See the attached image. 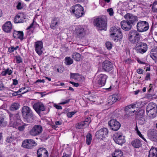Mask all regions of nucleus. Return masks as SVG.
<instances>
[{
    "label": "nucleus",
    "mask_w": 157,
    "mask_h": 157,
    "mask_svg": "<svg viewBox=\"0 0 157 157\" xmlns=\"http://www.w3.org/2000/svg\"><path fill=\"white\" fill-rule=\"evenodd\" d=\"M9 113L10 117V126L16 128H18V130L20 131L24 130L25 127L28 124L24 123L20 119V117L18 114H16L15 116V118L14 120L10 113Z\"/></svg>",
    "instance_id": "nucleus-1"
},
{
    "label": "nucleus",
    "mask_w": 157,
    "mask_h": 157,
    "mask_svg": "<svg viewBox=\"0 0 157 157\" xmlns=\"http://www.w3.org/2000/svg\"><path fill=\"white\" fill-rule=\"evenodd\" d=\"M121 29L119 27L113 26L109 30L110 36L115 42L121 41L123 38Z\"/></svg>",
    "instance_id": "nucleus-2"
},
{
    "label": "nucleus",
    "mask_w": 157,
    "mask_h": 157,
    "mask_svg": "<svg viewBox=\"0 0 157 157\" xmlns=\"http://www.w3.org/2000/svg\"><path fill=\"white\" fill-rule=\"evenodd\" d=\"M94 25L100 30H106L107 26V17L103 15L98 17L94 21Z\"/></svg>",
    "instance_id": "nucleus-3"
},
{
    "label": "nucleus",
    "mask_w": 157,
    "mask_h": 157,
    "mask_svg": "<svg viewBox=\"0 0 157 157\" xmlns=\"http://www.w3.org/2000/svg\"><path fill=\"white\" fill-rule=\"evenodd\" d=\"M70 10L71 13H73L78 17H82L84 14L83 8L78 4H75L72 6L70 9Z\"/></svg>",
    "instance_id": "nucleus-4"
},
{
    "label": "nucleus",
    "mask_w": 157,
    "mask_h": 157,
    "mask_svg": "<svg viewBox=\"0 0 157 157\" xmlns=\"http://www.w3.org/2000/svg\"><path fill=\"white\" fill-rule=\"evenodd\" d=\"M22 115L25 121L31 123L33 121V113L30 109H22Z\"/></svg>",
    "instance_id": "nucleus-5"
},
{
    "label": "nucleus",
    "mask_w": 157,
    "mask_h": 157,
    "mask_svg": "<svg viewBox=\"0 0 157 157\" xmlns=\"http://www.w3.org/2000/svg\"><path fill=\"white\" fill-rule=\"evenodd\" d=\"M149 28V24L146 21H139L137 23L136 29L139 32H143L147 31Z\"/></svg>",
    "instance_id": "nucleus-6"
},
{
    "label": "nucleus",
    "mask_w": 157,
    "mask_h": 157,
    "mask_svg": "<svg viewBox=\"0 0 157 157\" xmlns=\"http://www.w3.org/2000/svg\"><path fill=\"white\" fill-rule=\"evenodd\" d=\"M134 48L137 53L143 54L147 51V46L146 43L140 42L136 44Z\"/></svg>",
    "instance_id": "nucleus-7"
},
{
    "label": "nucleus",
    "mask_w": 157,
    "mask_h": 157,
    "mask_svg": "<svg viewBox=\"0 0 157 157\" xmlns=\"http://www.w3.org/2000/svg\"><path fill=\"white\" fill-rule=\"evenodd\" d=\"M113 138L115 143L120 145H122L126 141L124 136L121 132H118L115 133Z\"/></svg>",
    "instance_id": "nucleus-8"
},
{
    "label": "nucleus",
    "mask_w": 157,
    "mask_h": 157,
    "mask_svg": "<svg viewBox=\"0 0 157 157\" xmlns=\"http://www.w3.org/2000/svg\"><path fill=\"white\" fill-rule=\"evenodd\" d=\"M124 17L129 23L133 25H135L138 21V17L137 16L130 13L126 14L124 16Z\"/></svg>",
    "instance_id": "nucleus-9"
},
{
    "label": "nucleus",
    "mask_w": 157,
    "mask_h": 157,
    "mask_svg": "<svg viewBox=\"0 0 157 157\" xmlns=\"http://www.w3.org/2000/svg\"><path fill=\"white\" fill-rule=\"evenodd\" d=\"M37 145L36 142L31 139H28L23 141L22 146L24 148L31 149Z\"/></svg>",
    "instance_id": "nucleus-10"
},
{
    "label": "nucleus",
    "mask_w": 157,
    "mask_h": 157,
    "mask_svg": "<svg viewBox=\"0 0 157 157\" xmlns=\"http://www.w3.org/2000/svg\"><path fill=\"white\" fill-rule=\"evenodd\" d=\"M43 131L42 127L40 125H35L30 131V134L33 136H36L41 134Z\"/></svg>",
    "instance_id": "nucleus-11"
},
{
    "label": "nucleus",
    "mask_w": 157,
    "mask_h": 157,
    "mask_svg": "<svg viewBox=\"0 0 157 157\" xmlns=\"http://www.w3.org/2000/svg\"><path fill=\"white\" fill-rule=\"evenodd\" d=\"M61 23L60 17H53L51 21L50 28L53 30L56 29L59 26L61 25Z\"/></svg>",
    "instance_id": "nucleus-12"
},
{
    "label": "nucleus",
    "mask_w": 157,
    "mask_h": 157,
    "mask_svg": "<svg viewBox=\"0 0 157 157\" xmlns=\"http://www.w3.org/2000/svg\"><path fill=\"white\" fill-rule=\"evenodd\" d=\"M108 133V130L106 128H103L97 131L95 134V136L98 139L102 140L105 137Z\"/></svg>",
    "instance_id": "nucleus-13"
},
{
    "label": "nucleus",
    "mask_w": 157,
    "mask_h": 157,
    "mask_svg": "<svg viewBox=\"0 0 157 157\" xmlns=\"http://www.w3.org/2000/svg\"><path fill=\"white\" fill-rule=\"evenodd\" d=\"M107 78L108 76L103 74H100L97 76V83L99 87L105 85Z\"/></svg>",
    "instance_id": "nucleus-14"
},
{
    "label": "nucleus",
    "mask_w": 157,
    "mask_h": 157,
    "mask_svg": "<svg viewBox=\"0 0 157 157\" xmlns=\"http://www.w3.org/2000/svg\"><path fill=\"white\" fill-rule=\"evenodd\" d=\"M108 124L111 129L114 131L118 130L121 126L120 123L115 119L110 120L109 121Z\"/></svg>",
    "instance_id": "nucleus-15"
},
{
    "label": "nucleus",
    "mask_w": 157,
    "mask_h": 157,
    "mask_svg": "<svg viewBox=\"0 0 157 157\" xmlns=\"http://www.w3.org/2000/svg\"><path fill=\"white\" fill-rule=\"evenodd\" d=\"M85 34V31L83 26H78L76 28L75 35L78 38H82Z\"/></svg>",
    "instance_id": "nucleus-16"
},
{
    "label": "nucleus",
    "mask_w": 157,
    "mask_h": 157,
    "mask_svg": "<svg viewBox=\"0 0 157 157\" xmlns=\"http://www.w3.org/2000/svg\"><path fill=\"white\" fill-rule=\"evenodd\" d=\"M103 69L105 71L109 72L113 69V66L112 63L109 61L105 60L102 64Z\"/></svg>",
    "instance_id": "nucleus-17"
},
{
    "label": "nucleus",
    "mask_w": 157,
    "mask_h": 157,
    "mask_svg": "<svg viewBox=\"0 0 157 157\" xmlns=\"http://www.w3.org/2000/svg\"><path fill=\"white\" fill-rule=\"evenodd\" d=\"M147 136L149 139L154 141H157V132L153 129L149 130L147 132Z\"/></svg>",
    "instance_id": "nucleus-18"
},
{
    "label": "nucleus",
    "mask_w": 157,
    "mask_h": 157,
    "mask_svg": "<svg viewBox=\"0 0 157 157\" xmlns=\"http://www.w3.org/2000/svg\"><path fill=\"white\" fill-rule=\"evenodd\" d=\"M37 157H48V153L47 149L44 147L38 149L37 151Z\"/></svg>",
    "instance_id": "nucleus-19"
},
{
    "label": "nucleus",
    "mask_w": 157,
    "mask_h": 157,
    "mask_svg": "<svg viewBox=\"0 0 157 157\" xmlns=\"http://www.w3.org/2000/svg\"><path fill=\"white\" fill-rule=\"evenodd\" d=\"M35 48L36 52L39 55H40L43 52L42 49L43 48V43L41 41H37L35 43Z\"/></svg>",
    "instance_id": "nucleus-20"
},
{
    "label": "nucleus",
    "mask_w": 157,
    "mask_h": 157,
    "mask_svg": "<svg viewBox=\"0 0 157 157\" xmlns=\"http://www.w3.org/2000/svg\"><path fill=\"white\" fill-rule=\"evenodd\" d=\"M26 16L23 14L19 13L15 16L14 22L16 23H23L25 21Z\"/></svg>",
    "instance_id": "nucleus-21"
},
{
    "label": "nucleus",
    "mask_w": 157,
    "mask_h": 157,
    "mask_svg": "<svg viewBox=\"0 0 157 157\" xmlns=\"http://www.w3.org/2000/svg\"><path fill=\"white\" fill-rule=\"evenodd\" d=\"M121 25L122 28L125 31L130 30L132 27V25L127 20H124L121 21Z\"/></svg>",
    "instance_id": "nucleus-22"
},
{
    "label": "nucleus",
    "mask_w": 157,
    "mask_h": 157,
    "mask_svg": "<svg viewBox=\"0 0 157 157\" xmlns=\"http://www.w3.org/2000/svg\"><path fill=\"white\" fill-rule=\"evenodd\" d=\"M147 115L151 118L155 117L157 114V109H146Z\"/></svg>",
    "instance_id": "nucleus-23"
},
{
    "label": "nucleus",
    "mask_w": 157,
    "mask_h": 157,
    "mask_svg": "<svg viewBox=\"0 0 157 157\" xmlns=\"http://www.w3.org/2000/svg\"><path fill=\"white\" fill-rule=\"evenodd\" d=\"M12 28V24L10 21L6 22L2 26V29L3 31L7 33H10Z\"/></svg>",
    "instance_id": "nucleus-24"
},
{
    "label": "nucleus",
    "mask_w": 157,
    "mask_h": 157,
    "mask_svg": "<svg viewBox=\"0 0 157 157\" xmlns=\"http://www.w3.org/2000/svg\"><path fill=\"white\" fill-rule=\"evenodd\" d=\"M13 37L16 39H19L21 40L23 39L24 34L22 31L14 30L13 33Z\"/></svg>",
    "instance_id": "nucleus-25"
},
{
    "label": "nucleus",
    "mask_w": 157,
    "mask_h": 157,
    "mask_svg": "<svg viewBox=\"0 0 157 157\" xmlns=\"http://www.w3.org/2000/svg\"><path fill=\"white\" fill-rule=\"evenodd\" d=\"M132 113H136V119H139L140 117H144V110L143 109H140L137 112L135 110L131 111L130 112V114H132Z\"/></svg>",
    "instance_id": "nucleus-26"
},
{
    "label": "nucleus",
    "mask_w": 157,
    "mask_h": 157,
    "mask_svg": "<svg viewBox=\"0 0 157 157\" xmlns=\"http://www.w3.org/2000/svg\"><path fill=\"white\" fill-rule=\"evenodd\" d=\"M117 97V95L115 94L110 96L109 98L108 103L109 105L114 103L118 100Z\"/></svg>",
    "instance_id": "nucleus-27"
},
{
    "label": "nucleus",
    "mask_w": 157,
    "mask_h": 157,
    "mask_svg": "<svg viewBox=\"0 0 157 157\" xmlns=\"http://www.w3.org/2000/svg\"><path fill=\"white\" fill-rule=\"evenodd\" d=\"M132 146L136 148H138L141 146L142 144L140 140L136 139L133 140L131 142Z\"/></svg>",
    "instance_id": "nucleus-28"
},
{
    "label": "nucleus",
    "mask_w": 157,
    "mask_h": 157,
    "mask_svg": "<svg viewBox=\"0 0 157 157\" xmlns=\"http://www.w3.org/2000/svg\"><path fill=\"white\" fill-rule=\"evenodd\" d=\"M53 69L55 71H56L58 73H62L64 71V67L62 65H56Z\"/></svg>",
    "instance_id": "nucleus-29"
},
{
    "label": "nucleus",
    "mask_w": 157,
    "mask_h": 157,
    "mask_svg": "<svg viewBox=\"0 0 157 157\" xmlns=\"http://www.w3.org/2000/svg\"><path fill=\"white\" fill-rule=\"evenodd\" d=\"M157 149L156 148H151L149 152V157H156Z\"/></svg>",
    "instance_id": "nucleus-30"
},
{
    "label": "nucleus",
    "mask_w": 157,
    "mask_h": 157,
    "mask_svg": "<svg viewBox=\"0 0 157 157\" xmlns=\"http://www.w3.org/2000/svg\"><path fill=\"white\" fill-rule=\"evenodd\" d=\"M150 56L154 60H157V48L151 50Z\"/></svg>",
    "instance_id": "nucleus-31"
},
{
    "label": "nucleus",
    "mask_w": 157,
    "mask_h": 157,
    "mask_svg": "<svg viewBox=\"0 0 157 157\" xmlns=\"http://www.w3.org/2000/svg\"><path fill=\"white\" fill-rule=\"evenodd\" d=\"M137 35V36H133V37L131 38V39H130L129 40V41L130 43L132 44H136L140 40V35L139 34H138Z\"/></svg>",
    "instance_id": "nucleus-32"
},
{
    "label": "nucleus",
    "mask_w": 157,
    "mask_h": 157,
    "mask_svg": "<svg viewBox=\"0 0 157 157\" xmlns=\"http://www.w3.org/2000/svg\"><path fill=\"white\" fill-rule=\"evenodd\" d=\"M137 31L135 30H130L129 33L128 35V40H130V39H131V38L133 37V36H137V34H139V33Z\"/></svg>",
    "instance_id": "nucleus-33"
},
{
    "label": "nucleus",
    "mask_w": 157,
    "mask_h": 157,
    "mask_svg": "<svg viewBox=\"0 0 157 157\" xmlns=\"http://www.w3.org/2000/svg\"><path fill=\"white\" fill-rule=\"evenodd\" d=\"M112 156L113 157H123V153L120 150L117 149Z\"/></svg>",
    "instance_id": "nucleus-34"
},
{
    "label": "nucleus",
    "mask_w": 157,
    "mask_h": 157,
    "mask_svg": "<svg viewBox=\"0 0 157 157\" xmlns=\"http://www.w3.org/2000/svg\"><path fill=\"white\" fill-rule=\"evenodd\" d=\"M72 58L75 61H79L81 58V55L78 53L75 52L73 54Z\"/></svg>",
    "instance_id": "nucleus-35"
},
{
    "label": "nucleus",
    "mask_w": 157,
    "mask_h": 157,
    "mask_svg": "<svg viewBox=\"0 0 157 157\" xmlns=\"http://www.w3.org/2000/svg\"><path fill=\"white\" fill-rule=\"evenodd\" d=\"M33 107L34 108H44V106L42 102L39 101L35 103Z\"/></svg>",
    "instance_id": "nucleus-36"
},
{
    "label": "nucleus",
    "mask_w": 157,
    "mask_h": 157,
    "mask_svg": "<svg viewBox=\"0 0 157 157\" xmlns=\"http://www.w3.org/2000/svg\"><path fill=\"white\" fill-rule=\"evenodd\" d=\"M92 140V136L91 134L90 133L87 134L86 136V143L89 145H90L91 142Z\"/></svg>",
    "instance_id": "nucleus-37"
},
{
    "label": "nucleus",
    "mask_w": 157,
    "mask_h": 157,
    "mask_svg": "<svg viewBox=\"0 0 157 157\" xmlns=\"http://www.w3.org/2000/svg\"><path fill=\"white\" fill-rule=\"evenodd\" d=\"M140 105V102H136L135 103L126 106L125 108H138L139 107V105Z\"/></svg>",
    "instance_id": "nucleus-38"
},
{
    "label": "nucleus",
    "mask_w": 157,
    "mask_h": 157,
    "mask_svg": "<svg viewBox=\"0 0 157 157\" xmlns=\"http://www.w3.org/2000/svg\"><path fill=\"white\" fill-rule=\"evenodd\" d=\"M150 6H152V11L153 12H157V1L154 2L152 4H151L150 5Z\"/></svg>",
    "instance_id": "nucleus-39"
},
{
    "label": "nucleus",
    "mask_w": 157,
    "mask_h": 157,
    "mask_svg": "<svg viewBox=\"0 0 157 157\" xmlns=\"http://www.w3.org/2000/svg\"><path fill=\"white\" fill-rule=\"evenodd\" d=\"M91 121V118L90 117H87L84 121L82 122H83L82 124H84L85 126L86 127L89 125Z\"/></svg>",
    "instance_id": "nucleus-40"
},
{
    "label": "nucleus",
    "mask_w": 157,
    "mask_h": 157,
    "mask_svg": "<svg viewBox=\"0 0 157 157\" xmlns=\"http://www.w3.org/2000/svg\"><path fill=\"white\" fill-rule=\"evenodd\" d=\"M139 123L141 125L144 124L146 122V118L144 117H140L139 119H136Z\"/></svg>",
    "instance_id": "nucleus-41"
},
{
    "label": "nucleus",
    "mask_w": 157,
    "mask_h": 157,
    "mask_svg": "<svg viewBox=\"0 0 157 157\" xmlns=\"http://www.w3.org/2000/svg\"><path fill=\"white\" fill-rule=\"evenodd\" d=\"M65 63L67 65H70L73 63V60L70 57H67L65 58Z\"/></svg>",
    "instance_id": "nucleus-42"
},
{
    "label": "nucleus",
    "mask_w": 157,
    "mask_h": 157,
    "mask_svg": "<svg viewBox=\"0 0 157 157\" xmlns=\"http://www.w3.org/2000/svg\"><path fill=\"white\" fill-rule=\"evenodd\" d=\"M4 118L0 117V127H4L6 125L7 123L4 121Z\"/></svg>",
    "instance_id": "nucleus-43"
},
{
    "label": "nucleus",
    "mask_w": 157,
    "mask_h": 157,
    "mask_svg": "<svg viewBox=\"0 0 157 157\" xmlns=\"http://www.w3.org/2000/svg\"><path fill=\"white\" fill-rule=\"evenodd\" d=\"M79 76V74L78 73H71V78L77 79Z\"/></svg>",
    "instance_id": "nucleus-44"
},
{
    "label": "nucleus",
    "mask_w": 157,
    "mask_h": 157,
    "mask_svg": "<svg viewBox=\"0 0 157 157\" xmlns=\"http://www.w3.org/2000/svg\"><path fill=\"white\" fill-rule=\"evenodd\" d=\"M83 123V122H82L80 123H78L75 126L76 128H77L78 129H80L82 128H85L86 127L85 126L84 124Z\"/></svg>",
    "instance_id": "nucleus-45"
},
{
    "label": "nucleus",
    "mask_w": 157,
    "mask_h": 157,
    "mask_svg": "<svg viewBox=\"0 0 157 157\" xmlns=\"http://www.w3.org/2000/svg\"><path fill=\"white\" fill-rule=\"evenodd\" d=\"M15 59L16 62L18 63H19L22 62V59L20 56H16Z\"/></svg>",
    "instance_id": "nucleus-46"
},
{
    "label": "nucleus",
    "mask_w": 157,
    "mask_h": 157,
    "mask_svg": "<svg viewBox=\"0 0 157 157\" xmlns=\"http://www.w3.org/2000/svg\"><path fill=\"white\" fill-rule=\"evenodd\" d=\"M107 49L110 50L112 48V44L109 41H107L105 43Z\"/></svg>",
    "instance_id": "nucleus-47"
},
{
    "label": "nucleus",
    "mask_w": 157,
    "mask_h": 157,
    "mask_svg": "<svg viewBox=\"0 0 157 157\" xmlns=\"http://www.w3.org/2000/svg\"><path fill=\"white\" fill-rule=\"evenodd\" d=\"M14 140L15 138L13 136H9L6 138V141L8 143H10Z\"/></svg>",
    "instance_id": "nucleus-48"
},
{
    "label": "nucleus",
    "mask_w": 157,
    "mask_h": 157,
    "mask_svg": "<svg viewBox=\"0 0 157 157\" xmlns=\"http://www.w3.org/2000/svg\"><path fill=\"white\" fill-rule=\"evenodd\" d=\"M45 109H34L35 111L39 114H40V113L43 114V113H41V112H42L44 111Z\"/></svg>",
    "instance_id": "nucleus-49"
},
{
    "label": "nucleus",
    "mask_w": 157,
    "mask_h": 157,
    "mask_svg": "<svg viewBox=\"0 0 157 157\" xmlns=\"http://www.w3.org/2000/svg\"><path fill=\"white\" fill-rule=\"evenodd\" d=\"M23 7V4L20 1H18L17 6V8L18 10H21Z\"/></svg>",
    "instance_id": "nucleus-50"
},
{
    "label": "nucleus",
    "mask_w": 157,
    "mask_h": 157,
    "mask_svg": "<svg viewBox=\"0 0 157 157\" xmlns=\"http://www.w3.org/2000/svg\"><path fill=\"white\" fill-rule=\"evenodd\" d=\"M156 107V104L153 102H151L147 106V108H149L150 107L151 108H155Z\"/></svg>",
    "instance_id": "nucleus-51"
},
{
    "label": "nucleus",
    "mask_w": 157,
    "mask_h": 157,
    "mask_svg": "<svg viewBox=\"0 0 157 157\" xmlns=\"http://www.w3.org/2000/svg\"><path fill=\"white\" fill-rule=\"evenodd\" d=\"M19 107L20 105L18 103H14L11 105L10 108H19Z\"/></svg>",
    "instance_id": "nucleus-52"
},
{
    "label": "nucleus",
    "mask_w": 157,
    "mask_h": 157,
    "mask_svg": "<svg viewBox=\"0 0 157 157\" xmlns=\"http://www.w3.org/2000/svg\"><path fill=\"white\" fill-rule=\"evenodd\" d=\"M6 88H7V87L4 85L2 82H0V91H2Z\"/></svg>",
    "instance_id": "nucleus-53"
},
{
    "label": "nucleus",
    "mask_w": 157,
    "mask_h": 157,
    "mask_svg": "<svg viewBox=\"0 0 157 157\" xmlns=\"http://www.w3.org/2000/svg\"><path fill=\"white\" fill-rule=\"evenodd\" d=\"M76 113L75 112H69L67 113V116L68 117H71Z\"/></svg>",
    "instance_id": "nucleus-54"
},
{
    "label": "nucleus",
    "mask_w": 157,
    "mask_h": 157,
    "mask_svg": "<svg viewBox=\"0 0 157 157\" xmlns=\"http://www.w3.org/2000/svg\"><path fill=\"white\" fill-rule=\"evenodd\" d=\"M69 99H63V101L60 102L59 104L60 105H64L65 104H66L68 102H69L70 101Z\"/></svg>",
    "instance_id": "nucleus-55"
},
{
    "label": "nucleus",
    "mask_w": 157,
    "mask_h": 157,
    "mask_svg": "<svg viewBox=\"0 0 157 157\" xmlns=\"http://www.w3.org/2000/svg\"><path fill=\"white\" fill-rule=\"evenodd\" d=\"M137 134L139 136L142 138L144 141H146V140L144 137L142 135L140 132L138 130H137Z\"/></svg>",
    "instance_id": "nucleus-56"
},
{
    "label": "nucleus",
    "mask_w": 157,
    "mask_h": 157,
    "mask_svg": "<svg viewBox=\"0 0 157 157\" xmlns=\"http://www.w3.org/2000/svg\"><path fill=\"white\" fill-rule=\"evenodd\" d=\"M107 11L109 12V15L111 16H113V11L112 8H110L107 10Z\"/></svg>",
    "instance_id": "nucleus-57"
},
{
    "label": "nucleus",
    "mask_w": 157,
    "mask_h": 157,
    "mask_svg": "<svg viewBox=\"0 0 157 157\" xmlns=\"http://www.w3.org/2000/svg\"><path fill=\"white\" fill-rule=\"evenodd\" d=\"M15 50L14 47L13 46H11L9 48L8 51L10 53L13 52Z\"/></svg>",
    "instance_id": "nucleus-58"
},
{
    "label": "nucleus",
    "mask_w": 157,
    "mask_h": 157,
    "mask_svg": "<svg viewBox=\"0 0 157 157\" xmlns=\"http://www.w3.org/2000/svg\"><path fill=\"white\" fill-rule=\"evenodd\" d=\"M126 13L127 12L126 10L122 9L121 10L120 13L121 16H123L124 15H125L126 14Z\"/></svg>",
    "instance_id": "nucleus-59"
},
{
    "label": "nucleus",
    "mask_w": 157,
    "mask_h": 157,
    "mask_svg": "<svg viewBox=\"0 0 157 157\" xmlns=\"http://www.w3.org/2000/svg\"><path fill=\"white\" fill-rule=\"evenodd\" d=\"M150 73H147L146 74V75L145 77V79L146 80H148L150 79Z\"/></svg>",
    "instance_id": "nucleus-60"
},
{
    "label": "nucleus",
    "mask_w": 157,
    "mask_h": 157,
    "mask_svg": "<svg viewBox=\"0 0 157 157\" xmlns=\"http://www.w3.org/2000/svg\"><path fill=\"white\" fill-rule=\"evenodd\" d=\"M70 83L72 84L74 86L77 87L79 86V84L77 83H75L74 82L70 81Z\"/></svg>",
    "instance_id": "nucleus-61"
},
{
    "label": "nucleus",
    "mask_w": 157,
    "mask_h": 157,
    "mask_svg": "<svg viewBox=\"0 0 157 157\" xmlns=\"http://www.w3.org/2000/svg\"><path fill=\"white\" fill-rule=\"evenodd\" d=\"M143 71L144 70H143L140 68H139L137 70L136 72L138 74H143Z\"/></svg>",
    "instance_id": "nucleus-62"
},
{
    "label": "nucleus",
    "mask_w": 157,
    "mask_h": 157,
    "mask_svg": "<svg viewBox=\"0 0 157 157\" xmlns=\"http://www.w3.org/2000/svg\"><path fill=\"white\" fill-rule=\"evenodd\" d=\"M5 71H6V72L7 74H8L9 75H10L12 72V71L9 68L6 70Z\"/></svg>",
    "instance_id": "nucleus-63"
},
{
    "label": "nucleus",
    "mask_w": 157,
    "mask_h": 157,
    "mask_svg": "<svg viewBox=\"0 0 157 157\" xmlns=\"http://www.w3.org/2000/svg\"><path fill=\"white\" fill-rule=\"evenodd\" d=\"M153 95H154L151 94H147L146 97L148 99H151L152 98Z\"/></svg>",
    "instance_id": "nucleus-64"
}]
</instances>
